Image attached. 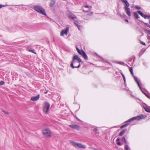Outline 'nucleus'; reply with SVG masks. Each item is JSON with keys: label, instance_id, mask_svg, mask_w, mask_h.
I'll return each mask as SVG.
<instances>
[{"label": "nucleus", "instance_id": "nucleus-22", "mask_svg": "<svg viewBox=\"0 0 150 150\" xmlns=\"http://www.w3.org/2000/svg\"><path fill=\"white\" fill-rule=\"evenodd\" d=\"M99 57L100 58V59H101V61H102V62H106L107 63H108L109 64H110V63L109 62H107V61H105V59L103 58L102 57H101V56H99Z\"/></svg>", "mask_w": 150, "mask_h": 150}, {"label": "nucleus", "instance_id": "nucleus-32", "mask_svg": "<svg viewBox=\"0 0 150 150\" xmlns=\"http://www.w3.org/2000/svg\"><path fill=\"white\" fill-rule=\"evenodd\" d=\"M138 86L139 87V88H140V90H141V91L142 92V93H144L145 92H144V91H143L142 90V88H141V86H140V85H138Z\"/></svg>", "mask_w": 150, "mask_h": 150}, {"label": "nucleus", "instance_id": "nucleus-3", "mask_svg": "<svg viewBox=\"0 0 150 150\" xmlns=\"http://www.w3.org/2000/svg\"><path fill=\"white\" fill-rule=\"evenodd\" d=\"M123 2L125 3L126 6H125L124 8L125 9L126 13L129 16H131V12L130 11V9L128 7L129 6V4L127 0H121Z\"/></svg>", "mask_w": 150, "mask_h": 150}, {"label": "nucleus", "instance_id": "nucleus-19", "mask_svg": "<svg viewBox=\"0 0 150 150\" xmlns=\"http://www.w3.org/2000/svg\"><path fill=\"white\" fill-rule=\"evenodd\" d=\"M137 12L142 17H143L144 14L142 11H138Z\"/></svg>", "mask_w": 150, "mask_h": 150}, {"label": "nucleus", "instance_id": "nucleus-49", "mask_svg": "<svg viewBox=\"0 0 150 150\" xmlns=\"http://www.w3.org/2000/svg\"><path fill=\"white\" fill-rule=\"evenodd\" d=\"M78 27V29L79 30H80V28H81V27H80V25H78V26H77Z\"/></svg>", "mask_w": 150, "mask_h": 150}, {"label": "nucleus", "instance_id": "nucleus-53", "mask_svg": "<svg viewBox=\"0 0 150 150\" xmlns=\"http://www.w3.org/2000/svg\"><path fill=\"white\" fill-rule=\"evenodd\" d=\"M132 75V76L133 77H134V76H134V74H133V72H131V73Z\"/></svg>", "mask_w": 150, "mask_h": 150}, {"label": "nucleus", "instance_id": "nucleus-7", "mask_svg": "<svg viewBox=\"0 0 150 150\" xmlns=\"http://www.w3.org/2000/svg\"><path fill=\"white\" fill-rule=\"evenodd\" d=\"M78 53L82 56L85 60H88V58L87 54L83 50H80V51L78 52Z\"/></svg>", "mask_w": 150, "mask_h": 150}, {"label": "nucleus", "instance_id": "nucleus-39", "mask_svg": "<svg viewBox=\"0 0 150 150\" xmlns=\"http://www.w3.org/2000/svg\"><path fill=\"white\" fill-rule=\"evenodd\" d=\"M140 43L141 44H142L144 46H146V43L145 42H143L142 41H140Z\"/></svg>", "mask_w": 150, "mask_h": 150}, {"label": "nucleus", "instance_id": "nucleus-50", "mask_svg": "<svg viewBox=\"0 0 150 150\" xmlns=\"http://www.w3.org/2000/svg\"><path fill=\"white\" fill-rule=\"evenodd\" d=\"M147 38L149 40H150V36L149 35H147Z\"/></svg>", "mask_w": 150, "mask_h": 150}, {"label": "nucleus", "instance_id": "nucleus-20", "mask_svg": "<svg viewBox=\"0 0 150 150\" xmlns=\"http://www.w3.org/2000/svg\"><path fill=\"white\" fill-rule=\"evenodd\" d=\"M138 20L140 22H142V23H144L145 25H146L148 27H149L150 28V25H149V24H148L147 23H145L143 21H142V20Z\"/></svg>", "mask_w": 150, "mask_h": 150}, {"label": "nucleus", "instance_id": "nucleus-13", "mask_svg": "<svg viewBox=\"0 0 150 150\" xmlns=\"http://www.w3.org/2000/svg\"><path fill=\"white\" fill-rule=\"evenodd\" d=\"M138 116L139 118L138 119V120H139L142 119H145L147 117V116L146 115L143 114H141V115Z\"/></svg>", "mask_w": 150, "mask_h": 150}, {"label": "nucleus", "instance_id": "nucleus-40", "mask_svg": "<svg viewBox=\"0 0 150 150\" xmlns=\"http://www.w3.org/2000/svg\"><path fill=\"white\" fill-rule=\"evenodd\" d=\"M144 95H145L148 98H149L150 96L148 95L147 93H146L144 92L143 93Z\"/></svg>", "mask_w": 150, "mask_h": 150}, {"label": "nucleus", "instance_id": "nucleus-55", "mask_svg": "<svg viewBox=\"0 0 150 150\" xmlns=\"http://www.w3.org/2000/svg\"><path fill=\"white\" fill-rule=\"evenodd\" d=\"M143 104V105H145V106H147V105H146V103H144Z\"/></svg>", "mask_w": 150, "mask_h": 150}, {"label": "nucleus", "instance_id": "nucleus-26", "mask_svg": "<svg viewBox=\"0 0 150 150\" xmlns=\"http://www.w3.org/2000/svg\"><path fill=\"white\" fill-rule=\"evenodd\" d=\"M125 150H129V148L128 146V145L126 144L125 146Z\"/></svg>", "mask_w": 150, "mask_h": 150}, {"label": "nucleus", "instance_id": "nucleus-11", "mask_svg": "<svg viewBox=\"0 0 150 150\" xmlns=\"http://www.w3.org/2000/svg\"><path fill=\"white\" fill-rule=\"evenodd\" d=\"M40 97V95L39 94H38L36 96H32L31 98V100L32 101H36L38 100Z\"/></svg>", "mask_w": 150, "mask_h": 150}, {"label": "nucleus", "instance_id": "nucleus-54", "mask_svg": "<svg viewBox=\"0 0 150 150\" xmlns=\"http://www.w3.org/2000/svg\"><path fill=\"white\" fill-rule=\"evenodd\" d=\"M125 22H129V21L127 19H125Z\"/></svg>", "mask_w": 150, "mask_h": 150}, {"label": "nucleus", "instance_id": "nucleus-42", "mask_svg": "<svg viewBox=\"0 0 150 150\" xmlns=\"http://www.w3.org/2000/svg\"><path fill=\"white\" fill-rule=\"evenodd\" d=\"M2 111L4 113L6 114H7V115H8L9 114V113H8V112H6V111H4V110H2Z\"/></svg>", "mask_w": 150, "mask_h": 150}, {"label": "nucleus", "instance_id": "nucleus-59", "mask_svg": "<svg viewBox=\"0 0 150 150\" xmlns=\"http://www.w3.org/2000/svg\"><path fill=\"white\" fill-rule=\"evenodd\" d=\"M119 15L122 17V15L121 14H120Z\"/></svg>", "mask_w": 150, "mask_h": 150}, {"label": "nucleus", "instance_id": "nucleus-33", "mask_svg": "<svg viewBox=\"0 0 150 150\" xmlns=\"http://www.w3.org/2000/svg\"><path fill=\"white\" fill-rule=\"evenodd\" d=\"M29 51L33 53L34 54H36V52L34 51V50H30Z\"/></svg>", "mask_w": 150, "mask_h": 150}, {"label": "nucleus", "instance_id": "nucleus-41", "mask_svg": "<svg viewBox=\"0 0 150 150\" xmlns=\"http://www.w3.org/2000/svg\"><path fill=\"white\" fill-rule=\"evenodd\" d=\"M76 50L78 52V53L81 50H80L79 49V48L77 47L76 46Z\"/></svg>", "mask_w": 150, "mask_h": 150}, {"label": "nucleus", "instance_id": "nucleus-30", "mask_svg": "<svg viewBox=\"0 0 150 150\" xmlns=\"http://www.w3.org/2000/svg\"><path fill=\"white\" fill-rule=\"evenodd\" d=\"M117 63L118 64L124 65V63L123 62H118Z\"/></svg>", "mask_w": 150, "mask_h": 150}, {"label": "nucleus", "instance_id": "nucleus-47", "mask_svg": "<svg viewBox=\"0 0 150 150\" xmlns=\"http://www.w3.org/2000/svg\"><path fill=\"white\" fill-rule=\"evenodd\" d=\"M142 54L143 53H142L141 52H140L139 54V57H140L141 56Z\"/></svg>", "mask_w": 150, "mask_h": 150}, {"label": "nucleus", "instance_id": "nucleus-35", "mask_svg": "<svg viewBox=\"0 0 150 150\" xmlns=\"http://www.w3.org/2000/svg\"><path fill=\"white\" fill-rule=\"evenodd\" d=\"M120 72L121 73V74L122 75L123 78V79H125V78L124 74H123L122 72V71L121 70Z\"/></svg>", "mask_w": 150, "mask_h": 150}, {"label": "nucleus", "instance_id": "nucleus-28", "mask_svg": "<svg viewBox=\"0 0 150 150\" xmlns=\"http://www.w3.org/2000/svg\"><path fill=\"white\" fill-rule=\"evenodd\" d=\"M74 24L76 26H78L79 22L77 21H74Z\"/></svg>", "mask_w": 150, "mask_h": 150}, {"label": "nucleus", "instance_id": "nucleus-12", "mask_svg": "<svg viewBox=\"0 0 150 150\" xmlns=\"http://www.w3.org/2000/svg\"><path fill=\"white\" fill-rule=\"evenodd\" d=\"M51 2H50L49 3V6L50 8H52L54 6L56 3L55 0H51Z\"/></svg>", "mask_w": 150, "mask_h": 150}, {"label": "nucleus", "instance_id": "nucleus-9", "mask_svg": "<svg viewBox=\"0 0 150 150\" xmlns=\"http://www.w3.org/2000/svg\"><path fill=\"white\" fill-rule=\"evenodd\" d=\"M68 17L71 20H74L76 18L75 16L71 12H70L68 14Z\"/></svg>", "mask_w": 150, "mask_h": 150}, {"label": "nucleus", "instance_id": "nucleus-24", "mask_svg": "<svg viewBox=\"0 0 150 150\" xmlns=\"http://www.w3.org/2000/svg\"><path fill=\"white\" fill-rule=\"evenodd\" d=\"M144 32L147 33V34L150 35V30H148L146 29H144Z\"/></svg>", "mask_w": 150, "mask_h": 150}, {"label": "nucleus", "instance_id": "nucleus-37", "mask_svg": "<svg viewBox=\"0 0 150 150\" xmlns=\"http://www.w3.org/2000/svg\"><path fill=\"white\" fill-rule=\"evenodd\" d=\"M74 116L76 118V119L78 120L80 122H82V121L80 120L79 118H78L76 116V115H74Z\"/></svg>", "mask_w": 150, "mask_h": 150}, {"label": "nucleus", "instance_id": "nucleus-1", "mask_svg": "<svg viewBox=\"0 0 150 150\" xmlns=\"http://www.w3.org/2000/svg\"><path fill=\"white\" fill-rule=\"evenodd\" d=\"M80 62L83 64V62L76 55H74L73 56L71 64V67L74 69V68H79L80 66Z\"/></svg>", "mask_w": 150, "mask_h": 150}, {"label": "nucleus", "instance_id": "nucleus-27", "mask_svg": "<svg viewBox=\"0 0 150 150\" xmlns=\"http://www.w3.org/2000/svg\"><path fill=\"white\" fill-rule=\"evenodd\" d=\"M134 8L137 10H140L141 9V7L140 6H134Z\"/></svg>", "mask_w": 150, "mask_h": 150}, {"label": "nucleus", "instance_id": "nucleus-25", "mask_svg": "<svg viewBox=\"0 0 150 150\" xmlns=\"http://www.w3.org/2000/svg\"><path fill=\"white\" fill-rule=\"evenodd\" d=\"M132 118L133 119V120H138V119L139 118L138 115H137V116L136 117H132Z\"/></svg>", "mask_w": 150, "mask_h": 150}, {"label": "nucleus", "instance_id": "nucleus-10", "mask_svg": "<svg viewBox=\"0 0 150 150\" xmlns=\"http://www.w3.org/2000/svg\"><path fill=\"white\" fill-rule=\"evenodd\" d=\"M69 126L72 129L77 130H79L80 128V127L78 125L75 124H72L71 125H69Z\"/></svg>", "mask_w": 150, "mask_h": 150}, {"label": "nucleus", "instance_id": "nucleus-6", "mask_svg": "<svg viewBox=\"0 0 150 150\" xmlns=\"http://www.w3.org/2000/svg\"><path fill=\"white\" fill-rule=\"evenodd\" d=\"M42 132L43 135L46 137H50L51 136V132L47 129L43 130Z\"/></svg>", "mask_w": 150, "mask_h": 150}, {"label": "nucleus", "instance_id": "nucleus-2", "mask_svg": "<svg viewBox=\"0 0 150 150\" xmlns=\"http://www.w3.org/2000/svg\"><path fill=\"white\" fill-rule=\"evenodd\" d=\"M33 8L37 12L47 16L45 10L42 6H34Z\"/></svg>", "mask_w": 150, "mask_h": 150}, {"label": "nucleus", "instance_id": "nucleus-52", "mask_svg": "<svg viewBox=\"0 0 150 150\" xmlns=\"http://www.w3.org/2000/svg\"><path fill=\"white\" fill-rule=\"evenodd\" d=\"M48 92L47 90H45V91L44 92V93L46 94H47Z\"/></svg>", "mask_w": 150, "mask_h": 150}, {"label": "nucleus", "instance_id": "nucleus-56", "mask_svg": "<svg viewBox=\"0 0 150 150\" xmlns=\"http://www.w3.org/2000/svg\"><path fill=\"white\" fill-rule=\"evenodd\" d=\"M96 56H97L98 57H99V56H100L99 55H98L97 53H96Z\"/></svg>", "mask_w": 150, "mask_h": 150}, {"label": "nucleus", "instance_id": "nucleus-31", "mask_svg": "<svg viewBox=\"0 0 150 150\" xmlns=\"http://www.w3.org/2000/svg\"><path fill=\"white\" fill-rule=\"evenodd\" d=\"M5 83V82L3 81H0V85H3Z\"/></svg>", "mask_w": 150, "mask_h": 150}, {"label": "nucleus", "instance_id": "nucleus-15", "mask_svg": "<svg viewBox=\"0 0 150 150\" xmlns=\"http://www.w3.org/2000/svg\"><path fill=\"white\" fill-rule=\"evenodd\" d=\"M134 15L135 18L137 19H138V18H139V15H138L137 13L136 12H134Z\"/></svg>", "mask_w": 150, "mask_h": 150}, {"label": "nucleus", "instance_id": "nucleus-14", "mask_svg": "<svg viewBox=\"0 0 150 150\" xmlns=\"http://www.w3.org/2000/svg\"><path fill=\"white\" fill-rule=\"evenodd\" d=\"M127 129H125L122 130L119 134V136H122L127 131Z\"/></svg>", "mask_w": 150, "mask_h": 150}, {"label": "nucleus", "instance_id": "nucleus-16", "mask_svg": "<svg viewBox=\"0 0 150 150\" xmlns=\"http://www.w3.org/2000/svg\"><path fill=\"white\" fill-rule=\"evenodd\" d=\"M121 141L122 142H125V144L126 145V144H127V140H126V139H125V136L123 137L122 139H121Z\"/></svg>", "mask_w": 150, "mask_h": 150}, {"label": "nucleus", "instance_id": "nucleus-5", "mask_svg": "<svg viewBox=\"0 0 150 150\" xmlns=\"http://www.w3.org/2000/svg\"><path fill=\"white\" fill-rule=\"evenodd\" d=\"M45 106L43 107L42 110L46 114H48L49 112L50 105L47 102H46L44 103Z\"/></svg>", "mask_w": 150, "mask_h": 150}, {"label": "nucleus", "instance_id": "nucleus-21", "mask_svg": "<svg viewBox=\"0 0 150 150\" xmlns=\"http://www.w3.org/2000/svg\"><path fill=\"white\" fill-rule=\"evenodd\" d=\"M143 17L145 19H150V15L144 14Z\"/></svg>", "mask_w": 150, "mask_h": 150}, {"label": "nucleus", "instance_id": "nucleus-8", "mask_svg": "<svg viewBox=\"0 0 150 150\" xmlns=\"http://www.w3.org/2000/svg\"><path fill=\"white\" fill-rule=\"evenodd\" d=\"M69 30V28L67 27L64 30H62L60 33V35L61 36H63L64 34L67 35L68 33Z\"/></svg>", "mask_w": 150, "mask_h": 150}, {"label": "nucleus", "instance_id": "nucleus-36", "mask_svg": "<svg viewBox=\"0 0 150 150\" xmlns=\"http://www.w3.org/2000/svg\"><path fill=\"white\" fill-rule=\"evenodd\" d=\"M94 131L95 132V133L98 134L99 133V132H97V131H98V129H97V128H94L93 129Z\"/></svg>", "mask_w": 150, "mask_h": 150}, {"label": "nucleus", "instance_id": "nucleus-18", "mask_svg": "<svg viewBox=\"0 0 150 150\" xmlns=\"http://www.w3.org/2000/svg\"><path fill=\"white\" fill-rule=\"evenodd\" d=\"M133 78H134L135 81L137 84L138 85V86L140 85V83L138 81L137 78L136 76H134Z\"/></svg>", "mask_w": 150, "mask_h": 150}, {"label": "nucleus", "instance_id": "nucleus-62", "mask_svg": "<svg viewBox=\"0 0 150 150\" xmlns=\"http://www.w3.org/2000/svg\"><path fill=\"white\" fill-rule=\"evenodd\" d=\"M77 64V63H74V64H75L76 65V64Z\"/></svg>", "mask_w": 150, "mask_h": 150}, {"label": "nucleus", "instance_id": "nucleus-43", "mask_svg": "<svg viewBox=\"0 0 150 150\" xmlns=\"http://www.w3.org/2000/svg\"><path fill=\"white\" fill-rule=\"evenodd\" d=\"M122 17H124L125 18H126L127 17V16L125 15V14L123 13V14H122Z\"/></svg>", "mask_w": 150, "mask_h": 150}, {"label": "nucleus", "instance_id": "nucleus-46", "mask_svg": "<svg viewBox=\"0 0 150 150\" xmlns=\"http://www.w3.org/2000/svg\"><path fill=\"white\" fill-rule=\"evenodd\" d=\"M5 6V5L0 4V8H2L3 7H4Z\"/></svg>", "mask_w": 150, "mask_h": 150}, {"label": "nucleus", "instance_id": "nucleus-48", "mask_svg": "<svg viewBox=\"0 0 150 150\" xmlns=\"http://www.w3.org/2000/svg\"><path fill=\"white\" fill-rule=\"evenodd\" d=\"M120 140V138L119 137H118L116 139V141L119 142Z\"/></svg>", "mask_w": 150, "mask_h": 150}, {"label": "nucleus", "instance_id": "nucleus-23", "mask_svg": "<svg viewBox=\"0 0 150 150\" xmlns=\"http://www.w3.org/2000/svg\"><path fill=\"white\" fill-rule=\"evenodd\" d=\"M144 108L146 112L150 113V108L149 109L146 107H144Z\"/></svg>", "mask_w": 150, "mask_h": 150}, {"label": "nucleus", "instance_id": "nucleus-57", "mask_svg": "<svg viewBox=\"0 0 150 150\" xmlns=\"http://www.w3.org/2000/svg\"><path fill=\"white\" fill-rule=\"evenodd\" d=\"M83 12H87V11H84V10H83Z\"/></svg>", "mask_w": 150, "mask_h": 150}, {"label": "nucleus", "instance_id": "nucleus-61", "mask_svg": "<svg viewBox=\"0 0 150 150\" xmlns=\"http://www.w3.org/2000/svg\"><path fill=\"white\" fill-rule=\"evenodd\" d=\"M115 147H117V146L116 145V146H115Z\"/></svg>", "mask_w": 150, "mask_h": 150}, {"label": "nucleus", "instance_id": "nucleus-34", "mask_svg": "<svg viewBox=\"0 0 150 150\" xmlns=\"http://www.w3.org/2000/svg\"><path fill=\"white\" fill-rule=\"evenodd\" d=\"M129 71H130V72L131 73V72H133V68L132 67H129Z\"/></svg>", "mask_w": 150, "mask_h": 150}, {"label": "nucleus", "instance_id": "nucleus-38", "mask_svg": "<svg viewBox=\"0 0 150 150\" xmlns=\"http://www.w3.org/2000/svg\"><path fill=\"white\" fill-rule=\"evenodd\" d=\"M117 144L119 146H121L122 145V144L120 142H117Z\"/></svg>", "mask_w": 150, "mask_h": 150}, {"label": "nucleus", "instance_id": "nucleus-60", "mask_svg": "<svg viewBox=\"0 0 150 150\" xmlns=\"http://www.w3.org/2000/svg\"><path fill=\"white\" fill-rule=\"evenodd\" d=\"M89 63H90L91 64H92L90 62H88Z\"/></svg>", "mask_w": 150, "mask_h": 150}, {"label": "nucleus", "instance_id": "nucleus-29", "mask_svg": "<svg viewBox=\"0 0 150 150\" xmlns=\"http://www.w3.org/2000/svg\"><path fill=\"white\" fill-rule=\"evenodd\" d=\"M133 120V119L132 118H130V119H129L128 120L126 121L125 122H131V121H132Z\"/></svg>", "mask_w": 150, "mask_h": 150}, {"label": "nucleus", "instance_id": "nucleus-51", "mask_svg": "<svg viewBox=\"0 0 150 150\" xmlns=\"http://www.w3.org/2000/svg\"><path fill=\"white\" fill-rule=\"evenodd\" d=\"M84 6L86 8H89V6L87 5H85Z\"/></svg>", "mask_w": 150, "mask_h": 150}, {"label": "nucleus", "instance_id": "nucleus-45", "mask_svg": "<svg viewBox=\"0 0 150 150\" xmlns=\"http://www.w3.org/2000/svg\"><path fill=\"white\" fill-rule=\"evenodd\" d=\"M93 14V12H91L88 14V15L89 16H91Z\"/></svg>", "mask_w": 150, "mask_h": 150}, {"label": "nucleus", "instance_id": "nucleus-58", "mask_svg": "<svg viewBox=\"0 0 150 150\" xmlns=\"http://www.w3.org/2000/svg\"><path fill=\"white\" fill-rule=\"evenodd\" d=\"M144 35V34L143 32L142 33V36H143Z\"/></svg>", "mask_w": 150, "mask_h": 150}, {"label": "nucleus", "instance_id": "nucleus-44", "mask_svg": "<svg viewBox=\"0 0 150 150\" xmlns=\"http://www.w3.org/2000/svg\"><path fill=\"white\" fill-rule=\"evenodd\" d=\"M123 80H124V83L125 84V86H126V83L125 78V79H123Z\"/></svg>", "mask_w": 150, "mask_h": 150}, {"label": "nucleus", "instance_id": "nucleus-17", "mask_svg": "<svg viewBox=\"0 0 150 150\" xmlns=\"http://www.w3.org/2000/svg\"><path fill=\"white\" fill-rule=\"evenodd\" d=\"M130 124L129 123H126L124 125H122L120 127V128L121 129H122L123 128H124L126 127L128 125Z\"/></svg>", "mask_w": 150, "mask_h": 150}, {"label": "nucleus", "instance_id": "nucleus-63", "mask_svg": "<svg viewBox=\"0 0 150 150\" xmlns=\"http://www.w3.org/2000/svg\"><path fill=\"white\" fill-rule=\"evenodd\" d=\"M149 99H150V97H149Z\"/></svg>", "mask_w": 150, "mask_h": 150}, {"label": "nucleus", "instance_id": "nucleus-4", "mask_svg": "<svg viewBox=\"0 0 150 150\" xmlns=\"http://www.w3.org/2000/svg\"><path fill=\"white\" fill-rule=\"evenodd\" d=\"M71 143L72 145L76 148L85 149V147L81 144L71 141Z\"/></svg>", "mask_w": 150, "mask_h": 150}]
</instances>
